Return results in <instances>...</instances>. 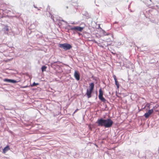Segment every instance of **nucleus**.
<instances>
[{
    "label": "nucleus",
    "mask_w": 159,
    "mask_h": 159,
    "mask_svg": "<svg viewBox=\"0 0 159 159\" xmlns=\"http://www.w3.org/2000/svg\"><path fill=\"white\" fill-rule=\"evenodd\" d=\"M96 123L98 126H104L106 128H109L112 126L113 122L110 118L104 119L103 118H101L98 120Z\"/></svg>",
    "instance_id": "f257e3e1"
},
{
    "label": "nucleus",
    "mask_w": 159,
    "mask_h": 159,
    "mask_svg": "<svg viewBox=\"0 0 159 159\" xmlns=\"http://www.w3.org/2000/svg\"><path fill=\"white\" fill-rule=\"evenodd\" d=\"M59 46L60 48H63L65 50H69L72 48V46L70 44L66 43H60L59 44Z\"/></svg>",
    "instance_id": "f03ea898"
},
{
    "label": "nucleus",
    "mask_w": 159,
    "mask_h": 159,
    "mask_svg": "<svg viewBox=\"0 0 159 159\" xmlns=\"http://www.w3.org/2000/svg\"><path fill=\"white\" fill-rule=\"evenodd\" d=\"M69 26L70 28V30H71L75 31L81 32L84 29L83 27L78 26L72 27L70 25H69Z\"/></svg>",
    "instance_id": "7ed1b4c3"
},
{
    "label": "nucleus",
    "mask_w": 159,
    "mask_h": 159,
    "mask_svg": "<svg viewBox=\"0 0 159 159\" xmlns=\"http://www.w3.org/2000/svg\"><path fill=\"white\" fill-rule=\"evenodd\" d=\"M103 92L102 89H100L99 90V98L102 102H105L106 101V99L103 97Z\"/></svg>",
    "instance_id": "20e7f679"
},
{
    "label": "nucleus",
    "mask_w": 159,
    "mask_h": 159,
    "mask_svg": "<svg viewBox=\"0 0 159 159\" xmlns=\"http://www.w3.org/2000/svg\"><path fill=\"white\" fill-rule=\"evenodd\" d=\"M74 76L75 79L78 81L80 79V74L79 72L76 70L75 71L74 74Z\"/></svg>",
    "instance_id": "39448f33"
},
{
    "label": "nucleus",
    "mask_w": 159,
    "mask_h": 159,
    "mask_svg": "<svg viewBox=\"0 0 159 159\" xmlns=\"http://www.w3.org/2000/svg\"><path fill=\"white\" fill-rule=\"evenodd\" d=\"M153 109L149 110L148 112H146L144 115V116L146 118H147L153 113Z\"/></svg>",
    "instance_id": "423d86ee"
},
{
    "label": "nucleus",
    "mask_w": 159,
    "mask_h": 159,
    "mask_svg": "<svg viewBox=\"0 0 159 159\" xmlns=\"http://www.w3.org/2000/svg\"><path fill=\"white\" fill-rule=\"evenodd\" d=\"M3 81L7 83H15L17 82L16 80L8 79H5L3 80Z\"/></svg>",
    "instance_id": "0eeeda50"
},
{
    "label": "nucleus",
    "mask_w": 159,
    "mask_h": 159,
    "mask_svg": "<svg viewBox=\"0 0 159 159\" xmlns=\"http://www.w3.org/2000/svg\"><path fill=\"white\" fill-rule=\"evenodd\" d=\"M92 91V90H91L90 89H89V90H88V89H87L86 94L87 95L88 98H89L91 97V94Z\"/></svg>",
    "instance_id": "6e6552de"
},
{
    "label": "nucleus",
    "mask_w": 159,
    "mask_h": 159,
    "mask_svg": "<svg viewBox=\"0 0 159 159\" xmlns=\"http://www.w3.org/2000/svg\"><path fill=\"white\" fill-rule=\"evenodd\" d=\"M10 149V148L8 146H7L3 149V152L5 153L7 151L9 150Z\"/></svg>",
    "instance_id": "1a4fd4ad"
},
{
    "label": "nucleus",
    "mask_w": 159,
    "mask_h": 159,
    "mask_svg": "<svg viewBox=\"0 0 159 159\" xmlns=\"http://www.w3.org/2000/svg\"><path fill=\"white\" fill-rule=\"evenodd\" d=\"M90 89L93 91L94 88V84L93 83H91L90 84L89 86Z\"/></svg>",
    "instance_id": "9d476101"
},
{
    "label": "nucleus",
    "mask_w": 159,
    "mask_h": 159,
    "mask_svg": "<svg viewBox=\"0 0 159 159\" xmlns=\"http://www.w3.org/2000/svg\"><path fill=\"white\" fill-rule=\"evenodd\" d=\"M4 31L5 32H7V33L9 31V30L7 26H5L4 28Z\"/></svg>",
    "instance_id": "9b49d317"
},
{
    "label": "nucleus",
    "mask_w": 159,
    "mask_h": 159,
    "mask_svg": "<svg viewBox=\"0 0 159 159\" xmlns=\"http://www.w3.org/2000/svg\"><path fill=\"white\" fill-rule=\"evenodd\" d=\"M115 84L117 86V88H119V84L117 80H115Z\"/></svg>",
    "instance_id": "f8f14e48"
},
{
    "label": "nucleus",
    "mask_w": 159,
    "mask_h": 159,
    "mask_svg": "<svg viewBox=\"0 0 159 159\" xmlns=\"http://www.w3.org/2000/svg\"><path fill=\"white\" fill-rule=\"evenodd\" d=\"M61 21H64V20H60L59 21V22L58 23V25H59V27L61 26L62 25Z\"/></svg>",
    "instance_id": "ddd939ff"
},
{
    "label": "nucleus",
    "mask_w": 159,
    "mask_h": 159,
    "mask_svg": "<svg viewBox=\"0 0 159 159\" xmlns=\"http://www.w3.org/2000/svg\"><path fill=\"white\" fill-rule=\"evenodd\" d=\"M39 83H35L34 82L32 84V85H31V86H37V85H39Z\"/></svg>",
    "instance_id": "4468645a"
},
{
    "label": "nucleus",
    "mask_w": 159,
    "mask_h": 159,
    "mask_svg": "<svg viewBox=\"0 0 159 159\" xmlns=\"http://www.w3.org/2000/svg\"><path fill=\"white\" fill-rule=\"evenodd\" d=\"M47 68V67L45 66H43L42 67L41 70H45Z\"/></svg>",
    "instance_id": "2eb2a0df"
},
{
    "label": "nucleus",
    "mask_w": 159,
    "mask_h": 159,
    "mask_svg": "<svg viewBox=\"0 0 159 159\" xmlns=\"http://www.w3.org/2000/svg\"><path fill=\"white\" fill-rule=\"evenodd\" d=\"M113 77L115 80H117L116 78V76L115 75H113Z\"/></svg>",
    "instance_id": "dca6fc26"
},
{
    "label": "nucleus",
    "mask_w": 159,
    "mask_h": 159,
    "mask_svg": "<svg viewBox=\"0 0 159 159\" xmlns=\"http://www.w3.org/2000/svg\"><path fill=\"white\" fill-rule=\"evenodd\" d=\"M78 110V109H77L75 111L74 113H75V112H76Z\"/></svg>",
    "instance_id": "f3484780"
},
{
    "label": "nucleus",
    "mask_w": 159,
    "mask_h": 159,
    "mask_svg": "<svg viewBox=\"0 0 159 159\" xmlns=\"http://www.w3.org/2000/svg\"><path fill=\"white\" fill-rule=\"evenodd\" d=\"M108 39H107V42H112V41L111 40L110 41V40H109L108 41Z\"/></svg>",
    "instance_id": "a211bd4d"
},
{
    "label": "nucleus",
    "mask_w": 159,
    "mask_h": 159,
    "mask_svg": "<svg viewBox=\"0 0 159 159\" xmlns=\"http://www.w3.org/2000/svg\"><path fill=\"white\" fill-rule=\"evenodd\" d=\"M4 109H5V110H9V109H7V108H4Z\"/></svg>",
    "instance_id": "6ab92c4d"
},
{
    "label": "nucleus",
    "mask_w": 159,
    "mask_h": 159,
    "mask_svg": "<svg viewBox=\"0 0 159 159\" xmlns=\"http://www.w3.org/2000/svg\"><path fill=\"white\" fill-rule=\"evenodd\" d=\"M45 70H42V72H43L44 71H45Z\"/></svg>",
    "instance_id": "aec40b11"
},
{
    "label": "nucleus",
    "mask_w": 159,
    "mask_h": 159,
    "mask_svg": "<svg viewBox=\"0 0 159 159\" xmlns=\"http://www.w3.org/2000/svg\"><path fill=\"white\" fill-rule=\"evenodd\" d=\"M109 34H106V35H108Z\"/></svg>",
    "instance_id": "412c9836"
},
{
    "label": "nucleus",
    "mask_w": 159,
    "mask_h": 159,
    "mask_svg": "<svg viewBox=\"0 0 159 159\" xmlns=\"http://www.w3.org/2000/svg\"><path fill=\"white\" fill-rule=\"evenodd\" d=\"M1 10L3 11V10H2V9H0V11H1Z\"/></svg>",
    "instance_id": "4be33fe9"
}]
</instances>
